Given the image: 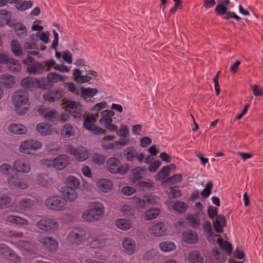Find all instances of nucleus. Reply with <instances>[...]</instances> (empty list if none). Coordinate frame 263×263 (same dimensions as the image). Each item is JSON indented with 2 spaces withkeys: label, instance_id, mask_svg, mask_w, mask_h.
Wrapping results in <instances>:
<instances>
[{
  "label": "nucleus",
  "instance_id": "1",
  "mask_svg": "<svg viewBox=\"0 0 263 263\" xmlns=\"http://www.w3.org/2000/svg\"><path fill=\"white\" fill-rule=\"evenodd\" d=\"M11 98L16 113L20 115H24L29 107L28 93L25 90H17L13 93Z\"/></svg>",
  "mask_w": 263,
  "mask_h": 263
},
{
  "label": "nucleus",
  "instance_id": "2",
  "mask_svg": "<svg viewBox=\"0 0 263 263\" xmlns=\"http://www.w3.org/2000/svg\"><path fill=\"white\" fill-rule=\"evenodd\" d=\"M105 208L99 202L93 203L90 208L85 210L82 214V218L87 222H96L101 220L104 214Z\"/></svg>",
  "mask_w": 263,
  "mask_h": 263
},
{
  "label": "nucleus",
  "instance_id": "3",
  "mask_svg": "<svg viewBox=\"0 0 263 263\" xmlns=\"http://www.w3.org/2000/svg\"><path fill=\"white\" fill-rule=\"evenodd\" d=\"M36 219H40L36 222L35 226L40 230L46 232H51L58 230L60 228L58 219L49 218L45 216L36 215Z\"/></svg>",
  "mask_w": 263,
  "mask_h": 263
},
{
  "label": "nucleus",
  "instance_id": "4",
  "mask_svg": "<svg viewBox=\"0 0 263 263\" xmlns=\"http://www.w3.org/2000/svg\"><path fill=\"white\" fill-rule=\"evenodd\" d=\"M45 204L47 209L57 211L65 210L67 208L66 201L56 195L48 197L45 200Z\"/></svg>",
  "mask_w": 263,
  "mask_h": 263
},
{
  "label": "nucleus",
  "instance_id": "5",
  "mask_svg": "<svg viewBox=\"0 0 263 263\" xmlns=\"http://www.w3.org/2000/svg\"><path fill=\"white\" fill-rule=\"evenodd\" d=\"M42 145L41 142L36 139L26 140L21 143L19 151L22 153L29 154L31 151H35L40 149Z\"/></svg>",
  "mask_w": 263,
  "mask_h": 263
},
{
  "label": "nucleus",
  "instance_id": "6",
  "mask_svg": "<svg viewBox=\"0 0 263 263\" xmlns=\"http://www.w3.org/2000/svg\"><path fill=\"white\" fill-rule=\"evenodd\" d=\"M106 167L108 171L112 174H125L127 169L122 166L119 159L115 157L109 158L106 162Z\"/></svg>",
  "mask_w": 263,
  "mask_h": 263
},
{
  "label": "nucleus",
  "instance_id": "7",
  "mask_svg": "<svg viewBox=\"0 0 263 263\" xmlns=\"http://www.w3.org/2000/svg\"><path fill=\"white\" fill-rule=\"evenodd\" d=\"M96 119L93 115L87 116L84 121V127L95 135H102L106 133L105 129L94 125Z\"/></svg>",
  "mask_w": 263,
  "mask_h": 263
},
{
  "label": "nucleus",
  "instance_id": "8",
  "mask_svg": "<svg viewBox=\"0 0 263 263\" xmlns=\"http://www.w3.org/2000/svg\"><path fill=\"white\" fill-rule=\"evenodd\" d=\"M86 235V231L84 229L81 228H76L68 234V239L73 243L80 244L84 241Z\"/></svg>",
  "mask_w": 263,
  "mask_h": 263
},
{
  "label": "nucleus",
  "instance_id": "9",
  "mask_svg": "<svg viewBox=\"0 0 263 263\" xmlns=\"http://www.w3.org/2000/svg\"><path fill=\"white\" fill-rule=\"evenodd\" d=\"M35 204V201L28 198H24L18 201L17 206L11 205L10 211L12 212L21 213L22 210L33 208Z\"/></svg>",
  "mask_w": 263,
  "mask_h": 263
},
{
  "label": "nucleus",
  "instance_id": "10",
  "mask_svg": "<svg viewBox=\"0 0 263 263\" xmlns=\"http://www.w3.org/2000/svg\"><path fill=\"white\" fill-rule=\"evenodd\" d=\"M69 152L77 160L80 162L86 160L89 156V152L83 146L77 148L71 146L69 148Z\"/></svg>",
  "mask_w": 263,
  "mask_h": 263
},
{
  "label": "nucleus",
  "instance_id": "11",
  "mask_svg": "<svg viewBox=\"0 0 263 263\" xmlns=\"http://www.w3.org/2000/svg\"><path fill=\"white\" fill-rule=\"evenodd\" d=\"M124 156L128 162H133L137 158L139 162H141L145 158V155L143 153H140L138 154L136 148L133 146L127 147L124 150Z\"/></svg>",
  "mask_w": 263,
  "mask_h": 263
},
{
  "label": "nucleus",
  "instance_id": "12",
  "mask_svg": "<svg viewBox=\"0 0 263 263\" xmlns=\"http://www.w3.org/2000/svg\"><path fill=\"white\" fill-rule=\"evenodd\" d=\"M6 181L9 186L14 188L25 190L29 187L27 182L12 174L7 177Z\"/></svg>",
  "mask_w": 263,
  "mask_h": 263
},
{
  "label": "nucleus",
  "instance_id": "13",
  "mask_svg": "<svg viewBox=\"0 0 263 263\" xmlns=\"http://www.w3.org/2000/svg\"><path fill=\"white\" fill-rule=\"evenodd\" d=\"M76 189L71 187L70 186H64L61 187V192L64 197V200L67 202H73L78 198V194Z\"/></svg>",
  "mask_w": 263,
  "mask_h": 263
},
{
  "label": "nucleus",
  "instance_id": "14",
  "mask_svg": "<svg viewBox=\"0 0 263 263\" xmlns=\"http://www.w3.org/2000/svg\"><path fill=\"white\" fill-rule=\"evenodd\" d=\"M88 241L91 248L100 249L105 246L107 239L98 236L95 234H90L88 237Z\"/></svg>",
  "mask_w": 263,
  "mask_h": 263
},
{
  "label": "nucleus",
  "instance_id": "15",
  "mask_svg": "<svg viewBox=\"0 0 263 263\" xmlns=\"http://www.w3.org/2000/svg\"><path fill=\"white\" fill-rule=\"evenodd\" d=\"M67 107L70 109V114L74 119L80 120L82 115V106L80 103L69 101L67 102Z\"/></svg>",
  "mask_w": 263,
  "mask_h": 263
},
{
  "label": "nucleus",
  "instance_id": "16",
  "mask_svg": "<svg viewBox=\"0 0 263 263\" xmlns=\"http://www.w3.org/2000/svg\"><path fill=\"white\" fill-rule=\"evenodd\" d=\"M21 85L23 88L29 90L41 87L40 82L36 78L31 77L24 78L21 81Z\"/></svg>",
  "mask_w": 263,
  "mask_h": 263
},
{
  "label": "nucleus",
  "instance_id": "17",
  "mask_svg": "<svg viewBox=\"0 0 263 263\" xmlns=\"http://www.w3.org/2000/svg\"><path fill=\"white\" fill-rule=\"evenodd\" d=\"M69 162V158L67 155H60L53 160L52 165L57 170H62L67 166Z\"/></svg>",
  "mask_w": 263,
  "mask_h": 263
},
{
  "label": "nucleus",
  "instance_id": "18",
  "mask_svg": "<svg viewBox=\"0 0 263 263\" xmlns=\"http://www.w3.org/2000/svg\"><path fill=\"white\" fill-rule=\"evenodd\" d=\"M30 170V164L24 160H16L13 163V170L15 172L26 174L29 173Z\"/></svg>",
  "mask_w": 263,
  "mask_h": 263
},
{
  "label": "nucleus",
  "instance_id": "19",
  "mask_svg": "<svg viewBox=\"0 0 263 263\" xmlns=\"http://www.w3.org/2000/svg\"><path fill=\"white\" fill-rule=\"evenodd\" d=\"M0 254L3 257L9 258L14 262L18 260V257L14 251L4 243L0 244Z\"/></svg>",
  "mask_w": 263,
  "mask_h": 263
},
{
  "label": "nucleus",
  "instance_id": "20",
  "mask_svg": "<svg viewBox=\"0 0 263 263\" xmlns=\"http://www.w3.org/2000/svg\"><path fill=\"white\" fill-rule=\"evenodd\" d=\"M97 187L100 192L106 193L110 192L113 188L112 182L107 179H101L97 182Z\"/></svg>",
  "mask_w": 263,
  "mask_h": 263
},
{
  "label": "nucleus",
  "instance_id": "21",
  "mask_svg": "<svg viewBox=\"0 0 263 263\" xmlns=\"http://www.w3.org/2000/svg\"><path fill=\"white\" fill-rule=\"evenodd\" d=\"M166 230V226L164 222H158L151 228L149 233L156 237L161 236L164 234Z\"/></svg>",
  "mask_w": 263,
  "mask_h": 263
},
{
  "label": "nucleus",
  "instance_id": "22",
  "mask_svg": "<svg viewBox=\"0 0 263 263\" xmlns=\"http://www.w3.org/2000/svg\"><path fill=\"white\" fill-rule=\"evenodd\" d=\"M122 246L128 254H133L135 253L136 248L135 240L130 237H125L123 239Z\"/></svg>",
  "mask_w": 263,
  "mask_h": 263
},
{
  "label": "nucleus",
  "instance_id": "23",
  "mask_svg": "<svg viewBox=\"0 0 263 263\" xmlns=\"http://www.w3.org/2000/svg\"><path fill=\"white\" fill-rule=\"evenodd\" d=\"M39 241L44 246L51 251H57L58 249L59 244L58 241L49 237H45L39 239Z\"/></svg>",
  "mask_w": 263,
  "mask_h": 263
},
{
  "label": "nucleus",
  "instance_id": "24",
  "mask_svg": "<svg viewBox=\"0 0 263 263\" xmlns=\"http://www.w3.org/2000/svg\"><path fill=\"white\" fill-rule=\"evenodd\" d=\"M36 131L42 136L50 135L52 134L53 129L52 126L45 122H41L36 124Z\"/></svg>",
  "mask_w": 263,
  "mask_h": 263
},
{
  "label": "nucleus",
  "instance_id": "25",
  "mask_svg": "<svg viewBox=\"0 0 263 263\" xmlns=\"http://www.w3.org/2000/svg\"><path fill=\"white\" fill-rule=\"evenodd\" d=\"M15 83L14 77L9 74L5 73L0 76V84L6 88H11Z\"/></svg>",
  "mask_w": 263,
  "mask_h": 263
},
{
  "label": "nucleus",
  "instance_id": "26",
  "mask_svg": "<svg viewBox=\"0 0 263 263\" xmlns=\"http://www.w3.org/2000/svg\"><path fill=\"white\" fill-rule=\"evenodd\" d=\"M27 69L30 73L40 74L44 71V66L42 63L35 62L28 64Z\"/></svg>",
  "mask_w": 263,
  "mask_h": 263
},
{
  "label": "nucleus",
  "instance_id": "27",
  "mask_svg": "<svg viewBox=\"0 0 263 263\" xmlns=\"http://www.w3.org/2000/svg\"><path fill=\"white\" fill-rule=\"evenodd\" d=\"M115 115V112L111 110H104L102 112L100 120L101 124L104 126L112 122V117Z\"/></svg>",
  "mask_w": 263,
  "mask_h": 263
},
{
  "label": "nucleus",
  "instance_id": "28",
  "mask_svg": "<svg viewBox=\"0 0 263 263\" xmlns=\"http://www.w3.org/2000/svg\"><path fill=\"white\" fill-rule=\"evenodd\" d=\"M6 221L19 226H26L28 224V222L26 219L12 215L7 216L6 218Z\"/></svg>",
  "mask_w": 263,
  "mask_h": 263
},
{
  "label": "nucleus",
  "instance_id": "29",
  "mask_svg": "<svg viewBox=\"0 0 263 263\" xmlns=\"http://www.w3.org/2000/svg\"><path fill=\"white\" fill-rule=\"evenodd\" d=\"M47 79L50 83H57L60 82L65 81L67 79V77L51 72L47 74Z\"/></svg>",
  "mask_w": 263,
  "mask_h": 263
},
{
  "label": "nucleus",
  "instance_id": "30",
  "mask_svg": "<svg viewBox=\"0 0 263 263\" xmlns=\"http://www.w3.org/2000/svg\"><path fill=\"white\" fill-rule=\"evenodd\" d=\"M183 239L184 242L187 243H195L198 239V236L196 232L190 230L184 232L183 234Z\"/></svg>",
  "mask_w": 263,
  "mask_h": 263
},
{
  "label": "nucleus",
  "instance_id": "31",
  "mask_svg": "<svg viewBox=\"0 0 263 263\" xmlns=\"http://www.w3.org/2000/svg\"><path fill=\"white\" fill-rule=\"evenodd\" d=\"M230 3V0H221L216 6L215 9V12L218 15H223L228 11Z\"/></svg>",
  "mask_w": 263,
  "mask_h": 263
},
{
  "label": "nucleus",
  "instance_id": "32",
  "mask_svg": "<svg viewBox=\"0 0 263 263\" xmlns=\"http://www.w3.org/2000/svg\"><path fill=\"white\" fill-rule=\"evenodd\" d=\"M9 131L16 135L25 134L27 133V129L22 124H12L8 127Z\"/></svg>",
  "mask_w": 263,
  "mask_h": 263
},
{
  "label": "nucleus",
  "instance_id": "33",
  "mask_svg": "<svg viewBox=\"0 0 263 263\" xmlns=\"http://www.w3.org/2000/svg\"><path fill=\"white\" fill-rule=\"evenodd\" d=\"M187 259L191 263H202L204 260L203 256L198 251L191 252L188 255Z\"/></svg>",
  "mask_w": 263,
  "mask_h": 263
},
{
  "label": "nucleus",
  "instance_id": "34",
  "mask_svg": "<svg viewBox=\"0 0 263 263\" xmlns=\"http://www.w3.org/2000/svg\"><path fill=\"white\" fill-rule=\"evenodd\" d=\"M226 219L224 216H217L216 220L213 222L215 231L219 233L223 232V227L226 225Z\"/></svg>",
  "mask_w": 263,
  "mask_h": 263
},
{
  "label": "nucleus",
  "instance_id": "35",
  "mask_svg": "<svg viewBox=\"0 0 263 263\" xmlns=\"http://www.w3.org/2000/svg\"><path fill=\"white\" fill-rule=\"evenodd\" d=\"M132 180L135 182L141 179L146 173V170L143 167H137L132 170Z\"/></svg>",
  "mask_w": 263,
  "mask_h": 263
},
{
  "label": "nucleus",
  "instance_id": "36",
  "mask_svg": "<svg viewBox=\"0 0 263 263\" xmlns=\"http://www.w3.org/2000/svg\"><path fill=\"white\" fill-rule=\"evenodd\" d=\"M82 73V71L79 69H75L73 70V76L76 82L79 83H83L88 82L91 80V78L88 76H81Z\"/></svg>",
  "mask_w": 263,
  "mask_h": 263
},
{
  "label": "nucleus",
  "instance_id": "37",
  "mask_svg": "<svg viewBox=\"0 0 263 263\" xmlns=\"http://www.w3.org/2000/svg\"><path fill=\"white\" fill-rule=\"evenodd\" d=\"M11 14L10 12L6 10H0V26L7 25L11 26L10 19Z\"/></svg>",
  "mask_w": 263,
  "mask_h": 263
},
{
  "label": "nucleus",
  "instance_id": "38",
  "mask_svg": "<svg viewBox=\"0 0 263 263\" xmlns=\"http://www.w3.org/2000/svg\"><path fill=\"white\" fill-rule=\"evenodd\" d=\"M175 165L173 164L168 166H163L155 176L156 180H161L167 176L171 168H174Z\"/></svg>",
  "mask_w": 263,
  "mask_h": 263
},
{
  "label": "nucleus",
  "instance_id": "39",
  "mask_svg": "<svg viewBox=\"0 0 263 263\" xmlns=\"http://www.w3.org/2000/svg\"><path fill=\"white\" fill-rule=\"evenodd\" d=\"M117 228L123 231H127L132 227V222L127 219H118L116 221Z\"/></svg>",
  "mask_w": 263,
  "mask_h": 263
},
{
  "label": "nucleus",
  "instance_id": "40",
  "mask_svg": "<svg viewBox=\"0 0 263 263\" xmlns=\"http://www.w3.org/2000/svg\"><path fill=\"white\" fill-rule=\"evenodd\" d=\"M61 134L64 138H69L74 135V130L72 125L67 123L61 127Z\"/></svg>",
  "mask_w": 263,
  "mask_h": 263
},
{
  "label": "nucleus",
  "instance_id": "41",
  "mask_svg": "<svg viewBox=\"0 0 263 263\" xmlns=\"http://www.w3.org/2000/svg\"><path fill=\"white\" fill-rule=\"evenodd\" d=\"M188 223L194 229L199 228L200 226V220L197 215L189 214L186 217Z\"/></svg>",
  "mask_w": 263,
  "mask_h": 263
},
{
  "label": "nucleus",
  "instance_id": "42",
  "mask_svg": "<svg viewBox=\"0 0 263 263\" xmlns=\"http://www.w3.org/2000/svg\"><path fill=\"white\" fill-rule=\"evenodd\" d=\"M160 210L158 208H153L145 211L144 219L145 220H151L156 218L160 214Z\"/></svg>",
  "mask_w": 263,
  "mask_h": 263
},
{
  "label": "nucleus",
  "instance_id": "43",
  "mask_svg": "<svg viewBox=\"0 0 263 263\" xmlns=\"http://www.w3.org/2000/svg\"><path fill=\"white\" fill-rule=\"evenodd\" d=\"M14 29L16 35L19 37L25 36L27 34V29L25 25L22 23H17L13 24Z\"/></svg>",
  "mask_w": 263,
  "mask_h": 263
},
{
  "label": "nucleus",
  "instance_id": "44",
  "mask_svg": "<svg viewBox=\"0 0 263 263\" xmlns=\"http://www.w3.org/2000/svg\"><path fill=\"white\" fill-rule=\"evenodd\" d=\"M67 184L66 186H70L71 187L77 189L80 186V181L76 177L73 176H69L67 177L66 180Z\"/></svg>",
  "mask_w": 263,
  "mask_h": 263
},
{
  "label": "nucleus",
  "instance_id": "45",
  "mask_svg": "<svg viewBox=\"0 0 263 263\" xmlns=\"http://www.w3.org/2000/svg\"><path fill=\"white\" fill-rule=\"evenodd\" d=\"M8 70L10 71L17 72L21 70V65L18 61L14 59L11 58L9 63L6 65Z\"/></svg>",
  "mask_w": 263,
  "mask_h": 263
},
{
  "label": "nucleus",
  "instance_id": "46",
  "mask_svg": "<svg viewBox=\"0 0 263 263\" xmlns=\"http://www.w3.org/2000/svg\"><path fill=\"white\" fill-rule=\"evenodd\" d=\"M159 248L163 252H168L174 250L176 246L172 241H164L159 244Z\"/></svg>",
  "mask_w": 263,
  "mask_h": 263
},
{
  "label": "nucleus",
  "instance_id": "47",
  "mask_svg": "<svg viewBox=\"0 0 263 263\" xmlns=\"http://www.w3.org/2000/svg\"><path fill=\"white\" fill-rule=\"evenodd\" d=\"M23 48L24 50H34L33 51H29L28 53L29 54L37 55L39 54V50L38 48L37 47L36 45L34 43L26 42L23 45Z\"/></svg>",
  "mask_w": 263,
  "mask_h": 263
},
{
  "label": "nucleus",
  "instance_id": "48",
  "mask_svg": "<svg viewBox=\"0 0 263 263\" xmlns=\"http://www.w3.org/2000/svg\"><path fill=\"white\" fill-rule=\"evenodd\" d=\"M98 91L96 88H83L81 90L82 96L84 98H92L96 95Z\"/></svg>",
  "mask_w": 263,
  "mask_h": 263
},
{
  "label": "nucleus",
  "instance_id": "49",
  "mask_svg": "<svg viewBox=\"0 0 263 263\" xmlns=\"http://www.w3.org/2000/svg\"><path fill=\"white\" fill-rule=\"evenodd\" d=\"M11 47L12 52L15 56H19L22 54L23 52L22 49L17 41L12 40L11 42Z\"/></svg>",
  "mask_w": 263,
  "mask_h": 263
},
{
  "label": "nucleus",
  "instance_id": "50",
  "mask_svg": "<svg viewBox=\"0 0 263 263\" xmlns=\"http://www.w3.org/2000/svg\"><path fill=\"white\" fill-rule=\"evenodd\" d=\"M217 242L220 247L226 250L228 253H231L232 251V247L231 244L227 241H224L221 238H218L217 239Z\"/></svg>",
  "mask_w": 263,
  "mask_h": 263
},
{
  "label": "nucleus",
  "instance_id": "51",
  "mask_svg": "<svg viewBox=\"0 0 263 263\" xmlns=\"http://www.w3.org/2000/svg\"><path fill=\"white\" fill-rule=\"evenodd\" d=\"M49 178L45 174H39L36 177L37 183L43 186H47L49 184Z\"/></svg>",
  "mask_w": 263,
  "mask_h": 263
},
{
  "label": "nucleus",
  "instance_id": "52",
  "mask_svg": "<svg viewBox=\"0 0 263 263\" xmlns=\"http://www.w3.org/2000/svg\"><path fill=\"white\" fill-rule=\"evenodd\" d=\"M187 208L186 203L182 201H178L173 205V209L180 213L185 212Z\"/></svg>",
  "mask_w": 263,
  "mask_h": 263
},
{
  "label": "nucleus",
  "instance_id": "53",
  "mask_svg": "<svg viewBox=\"0 0 263 263\" xmlns=\"http://www.w3.org/2000/svg\"><path fill=\"white\" fill-rule=\"evenodd\" d=\"M106 158L102 154L95 153L92 156V161L98 165H102L104 164Z\"/></svg>",
  "mask_w": 263,
  "mask_h": 263
},
{
  "label": "nucleus",
  "instance_id": "54",
  "mask_svg": "<svg viewBox=\"0 0 263 263\" xmlns=\"http://www.w3.org/2000/svg\"><path fill=\"white\" fill-rule=\"evenodd\" d=\"M134 204L139 209H145L147 203L145 196L142 198H135L134 199Z\"/></svg>",
  "mask_w": 263,
  "mask_h": 263
},
{
  "label": "nucleus",
  "instance_id": "55",
  "mask_svg": "<svg viewBox=\"0 0 263 263\" xmlns=\"http://www.w3.org/2000/svg\"><path fill=\"white\" fill-rule=\"evenodd\" d=\"M213 254L215 259L220 262H223L226 261V256L220 252L217 248H214L212 250Z\"/></svg>",
  "mask_w": 263,
  "mask_h": 263
},
{
  "label": "nucleus",
  "instance_id": "56",
  "mask_svg": "<svg viewBox=\"0 0 263 263\" xmlns=\"http://www.w3.org/2000/svg\"><path fill=\"white\" fill-rule=\"evenodd\" d=\"M213 184L212 182L209 181L207 183L205 188L201 192V195L203 198H206L210 196L211 193V189L213 187Z\"/></svg>",
  "mask_w": 263,
  "mask_h": 263
},
{
  "label": "nucleus",
  "instance_id": "57",
  "mask_svg": "<svg viewBox=\"0 0 263 263\" xmlns=\"http://www.w3.org/2000/svg\"><path fill=\"white\" fill-rule=\"evenodd\" d=\"M32 3L31 1H24L22 3H16L15 7L21 11H25L31 7Z\"/></svg>",
  "mask_w": 263,
  "mask_h": 263
},
{
  "label": "nucleus",
  "instance_id": "58",
  "mask_svg": "<svg viewBox=\"0 0 263 263\" xmlns=\"http://www.w3.org/2000/svg\"><path fill=\"white\" fill-rule=\"evenodd\" d=\"M10 170H13V167L9 164L3 163L0 166V172L7 177L11 175L9 172Z\"/></svg>",
  "mask_w": 263,
  "mask_h": 263
},
{
  "label": "nucleus",
  "instance_id": "59",
  "mask_svg": "<svg viewBox=\"0 0 263 263\" xmlns=\"http://www.w3.org/2000/svg\"><path fill=\"white\" fill-rule=\"evenodd\" d=\"M158 251L156 249H151L145 252L143 255V258L145 260H150L156 256Z\"/></svg>",
  "mask_w": 263,
  "mask_h": 263
},
{
  "label": "nucleus",
  "instance_id": "60",
  "mask_svg": "<svg viewBox=\"0 0 263 263\" xmlns=\"http://www.w3.org/2000/svg\"><path fill=\"white\" fill-rule=\"evenodd\" d=\"M121 211L125 215L132 216L135 213L134 209L129 205H124L121 208Z\"/></svg>",
  "mask_w": 263,
  "mask_h": 263
},
{
  "label": "nucleus",
  "instance_id": "61",
  "mask_svg": "<svg viewBox=\"0 0 263 263\" xmlns=\"http://www.w3.org/2000/svg\"><path fill=\"white\" fill-rule=\"evenodd\" d=\"M11 201V198L8 195H3L0 197V209L6 207Z\"/></svg>",
  "mask_w": 263,
  "mask_h": 263
},
{
  "label": "nucleus",
  "instance_id": "62",
  "mask_svg": "<svg viewBox=\"0 0 263 263\" xmlns=\"http://www.w3.org/2000/svg\"><path fill=\"white\" fill-rule=\"evenodd\" d=\"M58 116V112L55 110H52L45 113L44 115V117L49 121H52L57 119Z\"/></svg>",
  "mask_w": 263,
  "mask_h": 263
},
{
  "label": "nucleus",
  "instance_id": "63",
  "mask_svg": "<svg viewBox=\"0 0 263 263\" xmlns=\"http://www.w3.org/2000/svg\"><path fill=\"white\" fill-rule=\"evenodd\" d=\"M49 33L44 32H37L35 35L44 43H48L49 42Z\"/></svg>",
  "mask_w": 263,
  "mask_h": 263
},
{
  "label": "nucleus",
  "instance_id": "64",
  "mask_svg": "<svg viewBox=\"0 0 263 263\" xmlns=\"http://www.w3.org/2000/svg\"><path fill=\"white\" fill-rule=\"evenodd\" d=\"M161 164L159 160H155L149 164L148 170L151 173H155L159 168Z\"/></svg>",
  "mask_w": 263,
  "mask_h": 263
}]
</instances>
